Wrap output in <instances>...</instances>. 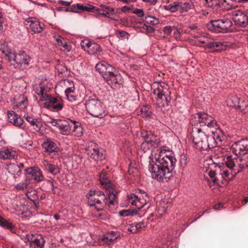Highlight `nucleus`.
I'll use <instances>...</instances> for the list:
<instances>
[{
  "label": "nucleus",
  "mask_w": 248,
  "mask_h": 248,
  "mask_svg": "<svg viewBox=\"0 0 248 248\" xmlns=\"http://www.w3.org/2000/svg\"><path fill=\"white\" fill-rule=\"evenodd\" d=\"M81 4L79 3H77L76 4H73L70 7V9L66 10L67 11H70L71 12L73 13H80V11Z\"/></svg>",
  "instance_id": "nucleus-48"
},
{
  "label": "nucleus",
  "mask_w": 248,
  "mask_h": 248,
  "mask_svg": "<svg viewBox=\"0 0 248 248\" xmlns=\"http://www.w3.org/2000/svg\"><path fill=\"white\" fill-rule=\"evenodd\" d=\"M144 21L146 23L152 25H157L159 23L158 19L152 16H146Z\"/></svg>",
  "instance_id": "nucleus-43"
},
{
  "label": "nucleus",
  "mask_w": 248,
  "mask_h": 248,
  "mask_svg": "<svg viewBox=\"0 0 248 248\" xmlns=\"http://www.w3.org/2000/svg\"><path fill=\"white\" fill-rule=\"evenodd\" d=\"M213 135L210 136V138H212L213 140L214 145H212V148H214L216 146H220L222 144L223 137L219 136L217 132H212Z\"/></svg>",
  "instance_id": "nucleus-24"
},
{
  "label": "nucleus",
  "mask_w": 248,
  "mask_h": 248,
  "mask_svg": "<svg viewBox=\"0 0 248 248\" xmlns=\"http://www.w3.org/2000/svg\"><path fill=\"white\" fill-rule=\"evenodd\" d=\"M173 34L174 37L176 39H179L181 37L180 32L175 27H173Z\"/></svg>",
  "instance_id": "nucleus-59"
},
{
  "label": "nucleus",
  "mask_w": 248,
  "mask_h": 248,
  "mask_svg": "<svg viewBox=\"0 0 248 248\" xmlns=\"http://www.w3.org/2000/svg\"><path fill=\"white\" fill-rule=\"evenodd\" d=\"M193 5L190 2H180L179 12L181 13L187 12L190 9L192 8Z\"/></svg>",
  "instance_id": "nucleus-34"
},
{
  "label": "nucleus",
  "mask_w": 248,
  "mask_h": 248,
  "mask_svg": "<svg viewBox=\"0 0 248 248\" xmlns=\"http://www.w3.org/2000/svg\"><path fill=\"white\" fill-rule=\"evenodd\" d=\"M71 122L74 124L73 132L75 135L78 137H81L83 135V128L80 124L75 121L71 120Z\"/></svg>",
  "instance_id": "nucleus-28"
},
{
  "label": "nucleus",
  "mask_w": 248,
  "mask_h": 248,
  "mask_svg": "<svg viewBox=\"0 0 248 248\" xmlns=\"http://www.w3.org/2000/svg\"><path fill=\"white\" fill-rule=\"evenodd\" d=\"M28 185V184L27 183V182L22 184H18L16 185V187L17 189L22 190L27 188Z\"/></svg>",
  "instance_id": "nucleus-63"
},
{
  "label": "nucleus",
  "mask_w": 248,
  "mask_h": 248,
  "mask_svg": "<svg viewBox=\"0 0 248 248\" xmlns=\"http://www.w3.org/2000/svg\"><path fill=\"white\" fill-rule=\"evenodd\" d=\"M101 240L107 245H110L113 242V239L110 236V235H108L107 233L104 235Z\"/></svg>",
  "instance_id": "nucleus-51"
},
{
  "label": "nucleus",
  "mask_w": 248,
  "mask_h": 248,
  "mask_svg": "<svg viewBox=\"0 0 248 248\" xmlns=\"http://www.w3.org/2000/svg\"><path fill=\"white\" fill-rule=\"evenodd\" d=\"M241 170H225L220 172L222 177L224 179H227L228 180H232L234 177Z\"/></svg>",
  "instance_id": "nucleus-19"
},
{
  "label": "nucleus",
  "mask_w": 248,
  "mask_h": 248,
  "mask_svg": "<svg viewBox=\"0 0 248 248\" xmlns=\"http://www.w3.org/2000/svg\"><path fill=\"white\" fill-rule=\"evenodd\" d=\"M127 199L132 206H135L138 209H140L147 204L149 198L146 193L140 191L136 194L131 193L128 195Z\"/></svg>",
  "instance_id": "nucleus-9"
},
{
  "label": "nucleus",
  "mask_w": 248,
  "mask_h": 248,
  "mask_svg": "<svg viewBox=\"0 0 248 248\" xmlns=\"http://www.w3.org/2000/svg\"><path fill=\"white\" fill-rule=\"evenodd\" d=\"M192 127H202L207 126L208 127L217 128L218 127L217 121L213 117L205 113H198L194 116L191 121Z\"/></svg>",
  "instance_id": "nucleus-8"
},
{
  "label": "nucleus",
  "mask_w": 248,
  "mask_h": 248,
  "mask_svg": "<svg viewBox=\"0 0 248 248\" xmlns=\"http://www.w3.org/2000/svg\"><path fill=\"white\" fill-rule=\"evenodd\" d=\"M164 31L165 34L167 35H170L173 31V27H171L170 26H166L164 28Z\"/></svg>",
  "instance_id": "nucleus-62"
},
{
  "label": "nucleus",
  "mask_w": 248,
  "mask_h": 248,
  "mask_svg": "<svg viewBox=\"0 0 248 248\" xmlns=\"http://www.w3.org/2000/svg\"><path fill=\"white\" fill-rule=\"evenodd\" d=\"M2 53L4 55L5 58L10 62L9 66L11 69L19 68L22 64L28 65L30 60V57L27 55L24 51H20L18 54H16L7 47L1 48Z\"/></svg>",
  "instance_id": "nucleus-4"
},
{
  "label": "nucleus",
  "mask_w": 248,
  "mask_h": 248,
  "mask_svg": "<svg viewBox=\"0 0 248 248\" xmlns=\"http://www.w3.org/2000/svg\"><path fill=\"white\" fill-rule=\"evenodd\" d=\"M135 225V223L129 224L126 231H128L132 233H135L137 232L138 231Z\"/></svg>",
  "instance_id": "nucleus-55"
},
{
  "label": "nucleus",
  "mask_w": 248,
  "mask_h": 248,
  "mask_svg": "<svg viewBox=\"0 0 248 248\" xmlns=\"http://www.w3.org/2000/svg\"><path fill=\"white\" fill-rule=\"evenodd\" d=\"M16 152L14 151H11L9 149L0 151V158L3 159H10L14 158L16 156Z\"/></svg>",
  "instance_id": "nucleus-22"
},
{
  "label": "nucleus",
  "mask_w": 248,
  "mask_h": 248,
  "mask_svg": "<svg viewBox=\"0 0 248 248\" xmlns=\"http://www.w3.org/2000/svg\"><path fill=\"white\" fill-rule=\"evenodd\" d=\"M149 143L150 145L154 148L157 147L160 145V141L157 140H154V139H152Z\"/></svg>",
  "instance_id": "nucleus-57"
},
{
  "label": "nucleus",
  "mask_w": 248,
  "mask_h": 248,
  "mask_svg": "<svg viewBox=\"0 0 248 248\" xmlns=\"http://www.w3.org/2000/svg\"><path fill=\"white\" fill-rule=\"evenodd\" d=\"M238 107L244 113H248V102L241 100Z\"/></svg>",
  "instance_id": "nucleus-44"
},
{
  "label": "nucleus",
  "mask_w": 248,
  "mask_h": 248,
  "mask_svg": "<svg viewBox=\"0 0 248 248\" xmlns=\"http://www.w3.org/2000/svg\"><path fill=\"white\" fill-rule=\"evenodd\" d=\"M32 127L40 135H43L45 129L44 127L42 126V123L36 120H32Z\"/></svg>",
  "instance_id": "nucleus-29"
},
{
  "label": "nucleus",
  "mask_w": 248,
  "mask_h": 248,
  "mask_svg": "<svg viewBox=\"0 0 248 248\" xmlns=\"http://www.w3.org/2000/svg\"><path fill=\"white\" fill-rule=\"evenodd\" d=\"M187 164V157L186 155H181L178 162V166L183 170Z\"/></svg>",
  "instance_id": "nucleus-41"
},
{
  "label": "nucleus",
  "mask_w": 248,
  "mask_h": 248,
  "mask_svg": "<svg viewBox=\"0 0 248 248\" xmlns=\"http://www.w3.org/2000/svg\"><path fill=\"white\" fill-rule=\"evenodd\" d=\"M242 165H246L247 167H248V154H247L246 156H244L241 159Z\"/></svg>",
  "instance_id": "nucleus-61"
},
{
  "label": "nucleus",
  "mask_w": 248,
  "mask_h": 248,
  "mask_svg": "<svg viewBox=\"0 0 248 248\" xmlns=\"http://www.w3.org/2000/svg\"><path fill=\"white\" fill-rule=\"evenodd\" d=\"M138 211L137 210L134 209H128V210H123L119 212L120 216L122 217H127L136 215L138 214Z\"/></svg>",
  "instance_id": "nucleus-39"
},
{
  "label": "nucleus",
  "mask_w": 248,
  "mask_h": 248,
  "mask_svg": "<svg viewBox=\"0 0 248 248\" xmlns=\"http://www.w3.org/2000/svg\"><path fill=\"white\" fill-rule=\"evenodd\" d=\"M32 19H33L32 17ZM34 19H32V32L34 33H40L42 31L43 27L41 26L39 21L37 20L35 18Z\"/></svg>",
  "instance_id": "nucleus-32"
},
{
  "label": "nucleus",
  "mask_w": 248,
  "mask_h": 248,
  "mask_svg": "<svg viewBox=\"0 0 248 248\" xmlns=\"http://www.w3.org/2000/svg\"><path fill=\"white\" fill-rule=\"evenodd\" d=\"M224 46L223 42H210L209 41L206 45L207 48L212 49V51L214 52H220L223 49Z\"/></svg>",
  "instance_id": "nucleus-18"
},
{
  "label": "nucleus",
  "mask_w": 248,
  "mask_h": 248,
  "mask_svg": "<svg viewBox=\"0 0 248 248\" xmlns=\"http://www.w3.org/2000/svg\"><path fill=\"white\" fill-rule=\"evenodd\" d=\"M39 86L40 89H37L35 92L40 96L41 100L46 101L44 107L52 111H58L62 110L63 105L61 100L52 97L47 93L50 90V87L44 86L42 84H40Z\"/></svg>",
  "instance_id": "nucleus-3"
},
{
  "label": "nucleus",
  "mask_w": 248,
  "mask_h": 248,
  "mask_svg": "<svg viewBox=\"0 0 248 248\" xmlns=\"http://www.w3.org/2000/svg\"><path fill=\"white\" fill-rule=\"evenodd\" d=\"M93 11L96 14H97L98 15H101L105 17L110 18V14L108 12H107L104 10H103L101 9H96L95 10H94Z\"/></svg>",
  "instance_id": "nucleus-47"
},
{
  "label": "nucleus",
  "mask_w": 248,
  "mask_h": 248,
  "mask_svg": "<svg viewBox=\"0 0 248 248\" xmlns=\"http://www.w3.org/2000/svg\"><path fill=\"white\" fill-rule=\"evenodd\" d=\"M0 226L5 229L10 230L11 231L14 228L12 223L1 217H0Z\"/></svg>",
  "instance_id": "nucleus-38"
},
{
  "label": "nucleus",
  "mask_w": 248,
  "mask_h": 248,
  "mask_svg": "<svg viewBox=\"0 0 248 248\" xmlns=\"http://www.w3.org/2000/svg\"><path fill=\"white\" fill-rule=\"evenodd\" d=\"M141 137L144 141L149 142L152 139H155V136L151 132H142L141 133Z\"/></svg>",
  "instance_id": "nucleus-42"
},
{
  "label": "nucleus",
  "mask_w": 248,
  "mask_h": 248,
  "mask_svg": "<svg viewBox=\"0 0 248 248\" xmlns=\"http://www.w3.org/2000/svg\"><path fill=\"white\" fill-rule=\"evenodd\" d=\"M197 38V41L199 43H202V44H206L208 43V41H209V39L205 36H195Z\"/></svg>",
  "instance_id": "nucleus-56"
},
{
  "label": "nucleus",
  "mask_w": 248,
  "mask_h": 248,
  "mask_svg": "<svg viewBox=\"0 0 248 248\" xmlns=\"http://www.w3.org/2000/svg\"><path fill=\"white\" fill-rule=\"evenodd\" d=\"M43 148L46 152L50 153H58L59 148L55 143L50 139H47L42 144Z\"/></svg>",
  "instance_id": "nucleus-16"
},
{
  "label": "nucleus",
  "mask_w": 248,
  "mask_h": 248,
  "mask_svg": "<svg viewBox=\"0 0 248 248\" xmlns=\"http://www.w3.org/2000/svg\"><path fill=\"white\" fill-rule=\"evenodd\" d=\"M212 166L216 168V170H213V168L211 167L208 172V175L211 178H213L212 180V182L215 184L217 181V179L216 176L217 174V170H220V168L219 166H217V165L215 164L212 165Z\"/></svg>",
  "instance_id": "nucleus-31"
},
{
  "label": "nucleus",
  "mask_w": 248,
  "mask_h": 248,
  "mask_svg": "<svg viewBox=\"0 0 248 248\" xmlns=\"http://www.w3.org/2000/svg\"><path fill=\"white\" fill-rule=\"evenodd\" d=\"M88 156L94 160H102L105 157L103 154V150L93 142H90L86 149Z\"/></svg>",
  "instance_id": "nucleus-12"
},
{
  "label": "nucleus",
  "mask_w": 248,
  "mask_h": 248,
  "mask_svg": "<svg viewBox=\"0 0 248 248\" xmlns=\"http://www.w3.org/2000/svg\"><path fill=\"white\" fill-rule=\"evenodd\" d=\"M85 105L88 112L94 117L102 118L107 114L103 103L96 96H90Z\"/></svg>",
  "instance_id": "nucleus-6"
},
{
  "label": "nucleus",
  "mask_w": 248,
  "mask_h": 248,
  "mask_svg": "<svg viewBox=\"0 0 248 248\" xmlns=\"http://www.w3.org/2000/svg\"><path fill=\"white\" fill-rule=\"evenodd\" d=\"M101 52L100 46L96 43L91 42L87 52L90 55H99Z\"/></svg>",
  "instance_id": "nucleus-23"
},
{
  "label": "nucleus",
  "mask_w": 248,
  "mask_h": 248,
  "mask_svg": "<svg viewBox=\"0 0 248 248\" xmlns=\"http://www.w3.org/2000/svg\"><path fill=\"white\" fill-rule=\"evenodd\" d=\"M91 42L88 40H83L80 43V46L84 50L87 52L89 46L91 44Z\"/></svg>",
  "instance_id": "nucleus-50"
},
{
  "label": "nucleus",
  "mask_w": 248,
  "mask_h": 248,
  "mask_svg": "<svg viewBox=\"0 0 248 248\" xmlns=\"http://www.w3.org/2000/svg\"><path fill=\"white\" fill-rule=\"evenodd\" d=\"M33 234H32V238ZM45 243L44 238L40 236L39 238H35L33 240L32 239V244L34 245V248H43Z\"/></svg>",
  "instance_id": "nucleus-35"
},
{
  "label": "nucleus",
  "mask_w": 248,
  "mask_h": 248,
  "mask_svg": "<svg viewBox=\"0 0 248 248\" xmlns=\"http://www.w3.org/2000/svg\"><path fill=\"white\" fill-rule=\"evenodd\" d=\"M88 203L97 211H102L108 204V200L103 192L99 190H90L87 196Z\"/></svg>",
  "instance_id": "nucleus-7"
},
{
  "label": "nucleus",
  "mask_w": 248,
  "mask_h": 248,
  "mask_svg": "<svg viewBox=\"0 0 248 248\" xmlns=\"http://www.w3.org/2000/svg\"><path fill=\"white\" fill-rule=\"evenodd\" d=\"M153 93L157 96L156 101L159 107L168 106L171 100L170 88L164 82H155L153 85Z\"/></svg>",
  "instance_id": "nucleus-5"
},
{
  "label": "nucleus",
  "mask_w": 248,
  "mask_h": 248,
  "mask_svg": "<svg viewBox=\"0 0 248 248\" xmlns=\"http://www.w3.org/2000/svg\"><path fill=\"white\" fill-rule=\"evenodd\" d=\"M44 176L41 170L37 167H32V179L36 182H40L44 180Z\"/></svg>",
  "instance_id": "nucleus-21"
},
{
  "label": "nucleus",
  "mask_w": 248,
  "mask_h": 248,
  "mask_svg": "<svg viewBox=\"0 0 248 248\" xmlns=\"http://www.w3.org/2000/svg\"><path fill=\"white\" fill-rule=\"evenodd\" d=\"M105 65L107 66V71H106V74L108 76V77L110 75H112L117 72H118L116 69L112 66L111 65L109 64H105Z\"/></svg>",
  "instance_id": "nucleus-49"
},
{
  "label": "nucleus",
  "mask_w": 248,
  "mask_h": 248,
  "mask_svg": "<svg viewBox=\"0 0 248 248\" xmlns=\"http://www.w3.org/2000/svg\"><path fill=\"white\" fill-rule=\"evenodd\" d=\"M138 232L140 231L142 229L147 226V224L144 221H141L139 223H135Z\"/></svg>",
  "instance_id": "nucleus-54"
},
{
  "label": "nucleus",
  "mask_w": 248,
  "mask_h": 248,
  "mask_svg": "<svg viewBox=\"0 0 248 248\" xmlns=\"http://www.w3.org/2000/svg\"><path fill=\"white\" fill-rule=\"evenodd\" d=\"M226 166L229 170H240L237 169V167L235 166L234 161L229 159L226 162Z\"/></svg>",
  "instance_id": "nucleus-46"
},
{
  "label": "nucleus",
  "mask_w": 248,
  "mask_h": 248,
  "mask_svg": "<svg viewBox=\"0 0 248 248\" xmlns=\"http://www.w3.org/2000/svg\"><path fill=\"white\" fill-rule=\"evenodd\" d=\"M43 165L46 170L54 175L60 172V169L57 165L51 164L46 160L43 161Z\"/></svg>",
  "instance_id": "nucleus-20"
},
{
  "label": "nucleus",
  "mask_w": 248,
  "mask_h": 248,
  "mask_svg": "<svg viewBox=\"0 0 248 248\" xmlns=\"http://www.w3.org/2000/svg\"><path fill=\"white\" fill-rule=\"evenodd\" d=\"M232 20L238 27L245 28L248 25V16L241 10L234 11L232 13Z\"/></svg>",
  "instance_id": "nucleus-14"
},
{
  "label": "nucleus",
  "mask_w": 248,
  "mask_h": 248,
  "mask_svg": "<svg viewBox=\"0 0 248 248\" xmlns=\"http://www.w3.org/2000/svg\"><path fill=\"white\" fill-rule=\"evenodd\" d=\"M133 13L140 17H142L144 16L143 11L142 9H135Z\"/></svg>",
  "instance_id": "nucleus-58"
},
{
  "label": "nucleus",
  "mask_w": 248,
  "mask_h": 248,
  "mask_svg": "<svg viewBox=\"0 0 248 248\" xmlns=\"http://www.w3.org/2000/svg\"><path fill=\"white\" fill-rule=\"evenodd\" d=\"M129 224H128L127 221H125V220L123 221V222H122V224L120 225L121 229L123 231L125 232L127 229V227H126V226H127Z\"/></svg>",
  "instance_id": "nucleus-60"
},
{
  "label": "nucleus",
  "mask_w": 248,
  "mask_h": 248,
  "mask_svg": "<svg viewBox=\"0 0 248 248\" xmlns=\"http://www.w3.org/2000/svg\"><path fill=\"white\" fill-rule=\"evenodd\" d=\"M119 34L120 37L124 38H128L129 34L124 31H119Z\"/></svg>",
  "instance_id": "nucleus-64"
},
{
  "label": "nucleus",
  "mask_w": 248,
  "mask_h": 248,
  "mask_svg": "<svg viewBox=\"0 0 248 248\" xmlns=\"http://www.w3.org/2000/svg\"><path fill=\"white\" fill-rule=\"evenodd\" d=\"M232 26L231 20L224 18L217 20L211 21L209 26L210 30L218 32H228Z\"/></svg>",
  "instance_id": "nucleus-10"
},
{
  "label": "nucleus",
  "mask_w": 248,
  "mask_h": 248,
  "mask_svg": "<svg viewBox=\"0 0 248 248\" xmlns=\"http://www.w3.org/2000/svg\"><path fill=\"white\" fill-rule=\"evenodd\" d=\"M117 191L114 189H113L111 192H109L108 193V195L106 196L108 200V205L109 206L110 205L114 204L117 199Z\"/></svg>",
  "instance_id": "nucleus-27"
},
{
  "label": "nucleus",
  "mask_w": 248,
  "mask_h": 248,
  "mask_svg": "<svg viewBox=\"0 0 248 248\" xmlns=\"http://www.w3.org/2000/svg\"><path fill=\"white\" fill-rule=\"evenodd\" d=\"M231 150L236 155L248 154V139H241L236 141L232 145Z\"/></svg>",
  "instance_id": "nucleus-13"
},
{
  "label": "nucleus",
  "mask_w": 248,
  "mask_h": 248,
  "mask_svg": "<svg viewBox=\"0 0 248 248\" xmlns=\"http://www.w3.org/2000/svg\"><path fill=\"white\" fill-rule=\"evenodd\" d=\"M105 64H108V63L102 62L96 64L95 65L96 70L102 75L104 79L108 77L106 74L107 66Z\"/></svg>",
  "instance_id": "nucleus-25"
},
{
  "label": "nucleus",
  "mask_w": 248,
  "mask_h": 248,
  "mask_svg": "<svg viewBox=\"0 0 248 248\" xmlns=\"http://www.w3.org/2000/svg\"><path fill=\"white\" fill-rule=\"evenodd\" d=\"M19 99L20 100L19 102L15 101L14 102L13 107L14 109L20 107L22 106V105H23V107L21 108V109L22 108H26L25 105H26L27 102V99L26 97H24V96L23 95H20L19 96Z\"/></svg>",
  "instance_id": "nucleus-30"
},
{
  "label": "nucleus",
  "mask_w": 248,
  "mask_h": 248,
  "mask_svg": "<svg viewBox=\"0 0 248 248\" xmlns=\"http://www.w3.org/2000/svg\"><path fill=\"white\" fill-rule=\"evenodd\" d=\"M203 129L196 127H192L191 129V137L195 147L203 153L212 148L213 144V140L210 138L209 136L206 135L203 131Z\"/></svg>",
  "instance_id": "nucleus-2"
},
{
  "label": "nucleus",
  "mask_w": 248,
  "mask_h": 248,
  "mask_svg": "<svg viewBox=\"0 0 248 248\" xmlns=\"http://www.w3.org/2000/svg\"><path fill=\"white\" fill-rule=\"evenodd\" d=\"M206 5L212 9H217L220 5L219 0H206Z\"/></svg>",
  "instance_id": "nucleus-40"
},
{
  "label": "nucleus",
  "mask_w": 248,
  "mask_h": 248,
  "mask_svg": "<svg viewBox=\"0 0 248 248\" xmlns=\"http://www.w3.org/2000/svg\"><path fill=\"white\" fill-rule=\"evenodd\" d=\"M108 173L105 169L101 171L99 175L100 183L106 189H108L112 186V184L108 180Z\"/></svg>",
  "instance_id": "nucleus-17"
},
{
  "label": "nucleus",
  "mask_w": 248,
  "mask_h": 248,
  "mask_svg": "<svg viewBox=\"0 0 248 248\" xmlns=\"http://www.w3.org/2000/svg\"><path fill=\"white\" fill-rule=\"evenodd\" d=\"M49 123L59 128L60 133L63 135H69L72 131V126L68 121L65 119H50Z\"/></svg>",
  "instance_id": "nucleus-11"
},
{
  "label": "nucleus",
  "mask_w": 248,
  "mask_h": 248,
  "mask_svg": "<svg viewBox=\"0 0 248 248\" xmlns=\"http://www.w3.org/2000/svg\"><path fill=\"white\" fill-rule=\"evenodd\" d=\"M180 7V2L175 1L173 3L170 4L168 5L165 6V9L166 10L170 11L171 12H175L176 11H179Z\"/></svg>",
  "instance_id": "nucleus-33"
},
{
  "label": "nucleus",
  "mask_w": 248,
  "mask_h": 248,
  "mask_svg": "<svg viewBox=\"0 0 248 248\" xmlns=\"http://www.w3.org/2000/svg\"><path fill=\"white\" fill-rule=\"evenodd\" d=\"M8 121L12 123L15 126L21 127L23 125V120L17 114L13 111H8L7 112Z\"/></svg>",
  "instance_id": "nucleus-15"
},
{
  "label": "nucleus",
  "mask_w": 248,
  "mask_h": 248,
  "mask_svg": "<svg viewBox=\"0 0 248 248\" xmlns=\"http://www.w3.org/2000/svg\"><path fill=\"white\" fill-rule=\"evenodd\" d=\"M176 162L172 153L161 148L155 155V160L150 155L148 169L154 179L168 181L172 176Z\"/></svg>",
  "instance_id": "nucleus-1"
},
{
  "label": "nucleus",
  "mask_w": 248,
  "mask_h": 248,
  "mask_svg": "<svg viewBox=\"0 0 248 248\" xmlns=\"http://www.w3.org/2000/svg\"><path fill=\"white\" fill-rule=\"evenodd\" d=\"M95 7L90 4H87L86 5H83L81 4L80 11L82 12H93Z\"/></svg>",
  "instance_id": "nucleus-45"
},
{
  "label": "nucleus",
  "mask_w": 248,
  "mask_h": 248,
  "mask_svg": "<svg viewBox=\"0 0 248 248\" xmlns=\"http://www.w3.org/2000/svg\"><path fill=\"white\" fill-rule=\"evenodd\" d=\"M150 146L149 142L143 141L140 145V149L144 153H146L150 150Z\"/></svg>",
  "instance_id": "nucleus-52"
},
{
  "label": "nucleus",
  "mask_w": 248,
  "mask_h": 248,
  "mask_svg": "<svg viewBox=\"0 0 248 248\" xmlns=\"http://www.w3.org/2000/svg\"><path fill=\"white\" fill-rule=\"evenodd\" d=\"M107 233L113 239V241L120 237V233L117 232L110 231Z\"/></svg>",
  "instance_id": "nucleus-53"
},
{
  "label": "nucleus",
  "mask_w": 248,
  "mask_h": 248,
  "mask_svg": "<svg viewBox=\"0 0 248 248\" xmlns=\"http://www.w3.org/2000/svg\"><path fill=\"white\" fill-rule=\"evenodd\" d=\"M241 100L236 96H232L228 99L227 104L231 107H238Z\"/></svg>",
  "instance_id": "nucleus-36"
},
{
  "label": "nucleus",
  "mask_w": 248,
  "mask_h": 248,
  "mask_svg": "<svg viewBox=\"0 0 248 248\" xmlns=\"http://www.w3.org/2000/svg\"><path fill=\"white\" fill-rule=\"evenodd\" d=\"M65 93L67 99L71 102L76 100L77 96L75 95V87L74 85L71 87L67 88L65 91Z\"/></svg>",
  "instance_id": "nucleus-26"
},
{
  "label": "nucleus",
  "mask_w": 248,
  "mask_h": 248,
  "mask_svg": "<svg viewBox=\"0 0 248 248\" xmlns=\"http://www.w3.org/2000/svg\"><path fill=\"white\" fill-rule=\"evenodd\" d=\"M118 76V72H117L112 75L108 76V78H105V79L109 84H116L119 83L117 78Z\"/></svg>",
  "instance_id": "nucleus-37"
}]
</instances>
